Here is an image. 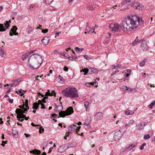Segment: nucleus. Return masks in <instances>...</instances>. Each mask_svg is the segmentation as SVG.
I'll list each match as a JSON object with an SVG mask.
<instances>
[{
	"label": "nucleus",
	"instance_id": "1",
	"mask_svg": "<svg viewBox=\"0 0 155 155\" xmlns=\"http://www.w3.org/2000/svg\"><path fill=\"white\" fill-rule=\"evenodd\" d=\"M142 22V19L136 15L127 16L122 22V26L124 30L130 31L136 28Z\"/></svg>",
	"mask_w": 155,
	"mask_h": 155
},
{
	"label": "nucleus",
	"instance_id": "2",
	"mask_svg": "<svg viewBox=\"0 0 155 155\" xmlns=\"http://www.w3.org/2000/svg\"><path fill=\"white\" fill-rule=\"evenodd\" d=\"M41 56L37 54L30 56L28 59L29 66L34 69L37 68L42 63Z\"/></svg>",
	"mask_w": 155,
	"mask_h": 155
},
{
	"label": "nucleus",
	"instance_id": "3",
	"mask_svg": "<svg viewBox=\"0 0 155 155\" xmlns=\"http://www.w3.org/2000/svg\"><path fill=\"white\" fill-rule=\"evenodd\" d=\"M56 112L59 113V116L64 117L66 116L70 115L73 112V109L72 107H70L68 108L65 111H62L63 107L61 105V103L60 102L58 105H55Z\"/></svg>",
	"mask_w": 155,
	"mask_h": 155
},
{
	"label": "nucleus",
	"instance_id": "4",
	"mask_svg": "<svg viewBox=\"0 0 155 155\" xmlns=\"http://www.w3.org/2000/svg\"><path fill=\"white\" fill-rule=\"evenodd\" d=\"M63 94L65 97L71 98L78 97V94L77 89L75 87H68L62 91Z\"/></svg>",
	"mask_w": 155,
	"mask_h": 155
},
{
	"label": "nucleus",
	"instance_id": "5",
	"mask_svg": "<svg viewBox=\"0 0 155 155\" xmlns=\"http://www.w3.org/2000/svg\"><path fill=\"white\" fill-rule=\"evenodd\" d=\"M110 30L114 32L120 31L122 29L121 27L117 23H111L110 25Z\"/></svg>",
	"mask_w": 155,
	"mask_h": 155
},
{
	"label": "nucleus",
	"instance_id": "6",
	"mask_svg": "<svg viewBox=\"0 0 155 155\" xmlns=\"http://www.w3.org/2000/svg\"><path fill=\"white\" fill-rule=\"evenodd\" d=\"M122 133L120 130L116 132L114 134V139L115 141L118 140L122 137Z\"/></svg>",
	"mask_w": 155,
	"mask_h": 155
},
{
	"label": "nucleus",
	"instance_id": "7",
	"mask_svg": "<svg viewBox=\"0 0 155 155\" xmlns=\"http://www.w3.org/2000/svg\"><path fill=\"white\" fill-rule=\"evenodd\" d=\"M28 108H25L24 110H22L19 109L17 108L15 111V113L17 114V118H20V116L23 115L25 113V111H27Z\"/></svg>",
	"mask_w": 155,
	"mask_h": 155
},
{
	"label": "nucleus",
	"instance_id": "8",
	"mask_svg": "<svg viewBox=\"0 0 155 155\" xmlns=\"http://www.w3.org/2000/svg\"><path fill=\"white\" fill-rule=\"evenodd\" d=\"M141 47L143 51H146L148 48L146 41L143 40H142L141 42Z\"/></svg>",
	"mask_w": 155,
	"mask_h": 155
},
{
	"label": "nucleus",
	"instance_id": "9",
	"mask_svg": "<svg viewBox=\"0 0 155 155\" xmlns=\"http://www.w3.org/2000/svg\"><path fill=\"white\" fill-rule=\"evenodd\" d=\"M130 4V6L131 7H132L134 8H135L136 9H140V3L139 2H134L133 3H131Z\"/></svg>",
	"mask_w": 155,
	"mask_h": 155
},
{
	"label": "nucleus",
	"instance_id": "10",
	"mask_svg": "<svg viewBox=\"0 0 155 155\" xmlns=\"http://www.w3.org/2000/svg\"><path fill=\"white\" fill-rule=\"evenodd\" d=\"M145 122H142L140 123L137 125L136 126L137 128L139 130H143L145 126Z\"/></svg>",
	"mask_w": 155,
	"mask_h": 155
},
{
	"label": "nucleus",
	"instance_id": "11",
	"mask_svg": "<svg viewBox=\"0 0 155 155\" xmlns=\"http://www.w3.org/2000/svg\"><path fill=\"white\" fill-rule=\"evenodd\" d=\"M103 117V114L101 112H99L94 116L95 118L97 120H100L102 119Z\"/></svg>",
	"mask_w": 155,
	"mask_h": 155
},
{
	"label": "nucleus",
	"instance_id": "12",
	"mask_svg": "<svg viewBox=\"0 0 155 155\" xmlns=\"http://www.w3.org/2000/svg\"><path fill=\"white\" fill-rule=\"evenodd\" d=\"M17 29V28L15 26H13V28L11 29V31L12 32V33L11 32H9V34L10 35L12 36L13 34H14L15 35H18V33L16 32Z\"/></svg>",
	"mask_w": 155,
	"mask_h": 155
},
{
	"label": "nucleus",
	"instance_id": "13",
	"mask_svg": "<svg viewBox=\"0 0 155 155\" xmlns=\"http://www.w3.org/2000/svg\"><path fill=\"white\" fill-rule=\"evenodd\" d=\"M49 40V37L48 36H46L42 39V42L44 45H46L48 44Z\"/></svg>",
	"mask_w": 155,
	"mask_h": 155
},
{
	"label": "nucleus",
	"instance_id": "14",
	"mask_svg": "<svg viewBox=\"0 0 155 155\" xmlns=\"http://www.w3.org/2000/svg\"><path fill=\"white\" fill-rule=\"evenodd\" d=\"M77 126L74 125H71L69 128V131L68 132V134L72 133L75 130Z\"/></svg>",
	"mask_w": 155,
	"mask_h": 155
},
{
	"label": "nucleus",
	"instance_id": "15",
	"mask_svg": "<svg viewBox=\"0 0 155 155\" xmlns=\"http://www.w3.org/2000/svg\"><path fill=\"white\" fill-rule=\"evenodd\" d=\"M56 93L54 91V90H53L51 93H50L49 92H46L45 96H54V97H56Z\"/></svg>",
	"mask_w": 155,
	"mask_h": 155
},
{
	"label": "nucleus",
	"instance_id": "16",
	"mask_svg": "<svg viewBox=\"0 0 155 155\" xmlns=\"http://www.w3.org/2000/svg\"><path fill=\"white\" fill-rule=\"evenodd\" d=\"M142 40H138L137 37L134 40V41L132 43V45L133 46H134L137 45L138 43L141 42Z\"/></svg>",
	"mask_w": 155,
	"mask_h": 155
},
{
	"label": "nucleus",
	"instance_id": "17",
	"mask_svg": "<svg viewBox=\"0 0 155 155\" xmlns=\"http://www.w3.org/2000/svg\"><path fill=\"white\" fill-rule=\"evenodd\" d=\"M126 71H124L122 73L119 74L117 76L116 78L118 80H121L123 76H125L126 74Z\"/></svg>",
	"mask_w": 155,
	"mask_h": 155
},
{
	"label": "nucleus",
	"instance_id": "18",
	"mask_svg": "<svg viewBox=\"0 0 155 155\" xmlns=\"http://www.w3.org/2000/svg\"><path fill=\"white\" fill-rule=\"evenodd\" d=\"M35 51H31L30 53H26L25 54L22 55V57H21V59L22 60H25L27 58L29 55L31 54V53H33Z\"/></svg>",
	"mask_w": 155,
	"mask_h": 155
},
{
	"label": "nucleus",
	"instance_id": "19",
	"mask_svg": "<svg viewBox=\"0 0 155 155\" xmlns=\"http://www.w3.org/2000/svg\"><path fill=\"white\" fill-rule=\"evenodd\" d=\"M86 30L87 31L85 32V33L86 34L87 32L90 33L94 32V29H93V30L92 31V29L89 26H87L86 27Z\"/></svg>",
	"mask_w": 155,
	"mask_h": 155
},
{
	"label": "nucleus",
	"instance_id": "20",
	"mask_svg": "<svg viewBox=\"0 0 155 155\" xmlns=\"http://www.w3.org/2000/svg\"><path fill=\"white\" fill-rule=\"evenodd\" d=\"M30 153H33L35 155H40L41 153L40 150L35 149L32 150L30 151Z\"/></svg>",
	"mask_w": 155,
	"mask_h": 155
},
{
	"label": "nucleus",
	"instance_id": "21",
	"mask_svg": "<svg viewBox=\"0 0 155 155\" xmlns=\"http://www.w3.org/2000/svg\"><path fill=\"white\" fill-rule=\"evenodd\" d=\"M0 54L2 57H5L7 55L6 52H5L2 48L0 47Z\"/></svg>",
	"mask_w": 155,
	"mask_h": 155
},
{
	"label": "nucleus",
	"instance_id": "22",
	"mask_svg": "<svg viewBox=\"0 0 155 155\" xmlns=\"http://www.w3.org/2000/svg\"><path fill=\"white\" fill-rule=\"evenodd\" d=\"M125 114L127 115H131L134 113V110H128L126 111L125 112Z\"/></svg>",
	"mask_w": 155,
	"mask_h": 155
},
{
	"label": "nucleus",
	"instance_id": "23",
	"mask_svg": "<svg viewBox=\"0 0 155 155\" xmlns=\"http://www.w3.org/2000/svg\"><path fill=\"white\" fill-rule=\"evenodd\" d=\"M9 22H11V21L10 20H9V21H6L4 24L5 26H4V28L6 29H8L9 27V24L8 23Z\"/></svg>",
	"mask_w": 155,
	"mask_h": 155
},
{
	"label": "nucleus",
	"instance_id": "24",
	"mask_svg": "<svg viewBox=\"0 0 155 155\" xmlns=\"http://www.w3.org/2000/svg\"><path fill=\"white\" fill-rule=\"evenodd\" d=\"M32 31V29L30 27H28L26 30V33L28 34L31 33Z\"/></svg>",
	"mask_w": 155,
	"mask_h": 155
},
{
	"label": "nucleus",
	"instance_id": "25",
	"mask_svg": "<svg viewBox=\"0 0 155 155\" xmlns=\"http://www.w3.org/2000/svg\"><path fill=\"white\" fill-rule=\"evenodd\" d=\"M6 30V29L4 28V25L3 24H0V31H5Z\"/></svg>",
	"mask_w": 155,
	"mask_h": 155
},
{
	"label": "nucleus",
	"instance_id": "26",
	"mask_svg": "<svg viewBox=\"0 0 155 155\" xmlns=\"http://www.w3.org/2000/svg\"><path fill=\"white\" fill-rule=\"evenodd\" d=\"M90 69L91 70V71L92 73L94 74H97L98 73V70L95 68H91Z\"/></svg>",
	"mask_w": 155,
	"mask_h": 155
},
{
	"label": "nucleus",
	"instance_id": "27",
	"mask_svg": "<svg viewBox=\"0 0 155 155\" xmlns=\"http://www.w3.org/2000/svg\"><path fill=\"white\" fill-rule=\"evenodd\" d=\"M21 81L19 79H17L16 80L12 81L13 82V83L15 85V86H17L18 84Z\"/></svg>",
	"mask_w": 155,
	"mask_h": 155
},
{
	"label": "nucleus",
	"instance_id": "28",
	"mask_svg": "<svg viewBox=\"0 0 155 155\" xmlns=\"http://www.w3.org/2000/svg\"><path fill=\"white\" fill-rule=\"evenodd\" d=\"M125 87L126 88V90H128V91H130L131 93H134L136 92V89H134L129 88H127V87Z\"/></svg>",
	"mask_w": 155,
	"mask_h": 155
},
{
	"label": "nucleus",
	"instance_id": "29",
	"mask_svg": "<svg viewBox=\"0 0 155 155\" xmlns=\"http://www.w3.org/2000/svg\"><path fill=\"white\" fill-rule=\"evenodd\" d=\"M38 107V104L37 103H35L33 104V108L37 110Z\"/></svg>",
	"mask_w": 155,
	"mask_h": 155
},
{
	"label": "nucleus",
	"instance_id": "30",
	"mask_svg": "<svg viewBox=\"0 0 155 155\" xmlns=\"http://www.w3.org/2000/svg\"><path fill=\"white\" fill-rule=\"evenodd\" d=\"M35 5H31L29 8V10L30 11H32L35 9Z\"/></svg>",
	"mask_w": 155,
	"mask_h": 155
},
{
	"label": "nucleus",
	"instance_id": "31",
	"mask_svg": "<svg viewBox=\"0 0 155 155\" xmlns=\"http://www.w3.org/2000/svg\"><path fill=\"white\" fill-rule=\"evenodd\" d=\"M75 50L76 51H82L84 49L83 48H79L78 47H75Z\"/></svg>",
	"mask_w": 155,
	"mask_h": 155
},
{
	"label": "nucleus",
	"instance_id": "32",
	"mask_svg": "<svg viewBox=\"0 0 155 155\" xmlns=\"http://www.w3.org/2000/svg\"><path fill=\"white\" fill-rule=\"evenodd\" d=\"M91 121L89 120H87L84 123V124L85 125H89Z\"/></svg>",
	"mask_w": 155,
	"mask_h": 155
},
{
	"label": "nucleus",
	"instance_id": "33",
	"mask_svg": "<svg viewBox=\"0 0 155 155\" xmlns=\"http://www.w3.org/2000/svg\"><path fill=\"white\" fill-rule=\"evenodd\" d=\"M53 0H45V2L47 4H51L53 2Z\"/></svg>",
	"mask_w": 155,
	"mask_h": 155
},
{
	"label": "nucleus",
	"instance_id": "34",
	"mask_svg": "<svg viewBox=\"0 0 155 155\" xmlns=\"http://www.w3.org/2000/svg\"><path fill=\"white\" fill-rule=\"evenodd\" d=\"M63 146H61L58 149V151L59 152H63L64 151H65V150H62V149L63 148Z\"/></svg>",
	"mask_w": 155,
	"mask_h": 155
},
{
	"label": "nucleus",
	"instance_id": "35",
	"mask_svg": "<svg viewBox=\"0 0 155 155\" xmlns=\"http://www.w3.org/2000/svg\"><path fill=\"white\" fill-rule=\"evenodd\" d=\"M28 100H26L25 101V104H24L25 105V107L28 108V109H29V107L28 105Z\"/></svg>",
	"mask_w": 155,
	"mask_h": 155
},
{
	"label": "nucleus",
	"instance_id": "36",
	"mask_svg": "<svg viewBox=\"0 0 155 155\" xmlns=\"http://www.w3.org/2000/svg\"><path fill=\"white\" fill-rule=\"evenodd\" d=\"M145 64V60H143V61L140 62V65L141 67H143Z\"/></svg>",
	"mask_w": 155,
	"mask_h": 155
},
{
	"label": "nucleus",
	"instance_id": "37",
	"mask_svg": "<svg viewBox=\"0 0 155 155\" xmlns=\"http://www.w3.org/2000/svg\"><path fill=\"white\" fill-rule=\"evenodd\" d=\"M150 137L149 134L145 135L143 137V138L145 140H147Z\"/></svg>",
	"mask_w": 155,
	"mask_h": 155
},
{
	"label": "nucleus",
	"instance_id": "38",
	"mask_svg": "<svg viewBox=\"0 0 155 155\" xmlns=\"http://www.w3.org/2000/svg\"><path fill=\"white\" fill-rule=\"evenodd\" d=\"M146 145V143H143L142 144L140 149V150H143L144 149V147Z\"/></svg>",
	"mask_w": 155,
	"mask_h": 155
},
{
	"label": "nucleus",
	"instance_id": "39",
	"mask_svg": "<svg viewBox=\"0 0 155 155\" xmlns=\"http://www.w3.org/2000/svg\"><path fill=\"white\" fill-rule=\"evenodd\" d=\"M89 105V103L87 101H85L84 103V107L86 108H87L88 107V106Z\"/></svg>",
	"mask_w": 155,
	"mask_h": 155
},
{
	"label": "nucleus",
	"instance_id": "40",
	"mask_svg": "<svg viewBox=\"0 0 155 155\" xmlns=\"http://www.w3.org/2000/svg\"><path fill=\"white\" fill-rule=\"evenodd\" d=\"M89 70L87 68H85L84 69H82V70L81 71V72L83 71L84 72H86V73H87L88 72Z\"/></svg>",
	"mask_w": 155,
	"mask_h": 155
},
{
	"label": "nucleus",
	"instance_id": "41",
	"mask_svg": "<svg viewBox=\"0 0 155 155\" xmlns=\"http://www.w3.org/2000/svg\"><path fill=\"white\" fill-rule=\"evenodd\" d=\"M155 104V101H153L152 103L150 104L149 107L150 108H152L153 107Z\"/></svg>",
	"mask_w": 155,
	"mask_h": 155
},
{
	"label": "nucleus",
	"instance_id": "42",
	"mask_svg": "<svg viewBox=\"0 0 155 155\" xmlns=\"http://www.w3.org/2000/svg\"><path fill=\"white\" fill-rule=\"evenodd\" d=\"M85 84H86V85L87 87H90L91 85H93V83L92 82H90V83L87 82V83H86Z\"/></svg>",
	"mask_w": 155,
	"mask_h": 155
},
{
	"label": "nucleus",
	"instance_id": "43",
	"mask_svg": "<svg viewBox=\"0 0 155 155\" xmlns=\"http://www.w3.org/2000/svg\"><path fill=\"white\" fill-rule=\"evenodd\" d=\"M17 93H18V94H20L21 96L24 95V93H23V92L20 90L18 91L17 92Z\"/></svg>",
	"mask_w": 155,
	"mask_h": 155
},
{
	"label": "nucleus",
	"instance_id": "44",
	"mask_svg": "<svg viewBox=\"0 0 155 155\" xmlns=\"http://www.w3.org/2000/svg\"><path fill=\"white\" fill-rule=\"evenodd\" d=\"M134 0H125L124 2H125L126 4H127V3H129L131 2H133Z\"/></svg>",
	"mask_w": 155,
	"mask_h": 155
},
{
	"label": "nucleus",
	"instance_id": "45",
	"mask_svg": "<svg viewBox=\"0 0 155 155\" xmlns=\"http://www.w3.org/2000/svg\"><path fill=\"white\" fill-rule=\"evenodd\" d=\"M119 67V65L117 64L116 65H112V68L113 69H116L117 68Z\"/></svg>",
	"mask_w": 155,
	"mask_h": 155
},
{
	"label": "nucleus",
	"instance_id": "46",
	"mask_svg": "<svg viewBox=\"0 0 155 155\" xmlns=\"http://www.w3.org/2000/svg\"><path fill=\"white\" fill-rule=\"evenodd\" d=\"M135 146V145H133V144H132L131 145H130L128 147V149L129 150H130L132 148L134 147Z\"/></svg>",
	"mask_w": 155,
	"mask_h": 155
},
{
	"label": "nucleus",
	"instance_id": "47",
	"mask_svg": "<svg viewBox=\"0 0 155 155\" xmlns=\"http://www.w3.org/2000/svg\"><path fill=\"white\" fill-rule=\"evenodd\" d=\"M88 8L90 10H93L94 9L93 6L92 5H89L88 6Z\"/></svg>",
	"mask_w": 155,
	"mask_h": 155
},
{
	"label": "nucleus",
	"instance_id": "48",
	"mask_svg": "<svg viewBox=\"0 0 155 155\" xmlns=\"http://www.w3.org/2000/svg\"><path fill=\"white\" fill-rule=\"evenodd\" d=\"M58 116V115L57 114H53L51 115V119H52L53 118L56 117Z\"/></svg>",
	"mask_w": 155,
	"mask_h": 155
},
{
	"label": "nucleus",
	"instance_id": "49",
	"mask_svg": "<svg viewBox=\"0 0 155 155\" xmlns=\"http://www.w3.org/2000/svg\"><path fill=\"white\" fill-rule=\"evenodd\" d=\"M134 121L133 120H130L129 122V124L130 125L133 124L134 123Z\"/></svg>",
	"mask_w": 155,
	"mask_h": 155
},
{
	"label": "nucleus",
	"instance_id": "50",
	"mask_svg": "<svg viewBox=\"0 0 155 155\" xmlns=\"http://www.w3.org/2000/svg\"><path fill=\"white\" fill-rule=\"evenodd\" d=\"M83 56L84 58L87 60L90 59V57H88L87 55H84Z\"/></svg>",
	"mask_w": 155,
	"mask_h": 155
},
{
	"label": "nucleus",
	"instance_id": "51",
	"mask_svg": "<svg viewBox=\"0 0 155 155\" xmlns=\"http://www.w3.org/2000/svg\"><path fill=\"white\" fill-rule=\"evenodd\" d=\"M68 68L66 66H65L64 68V70L66 72H67L68 71Z\"/></svg>",
	"mask_w": 155,
	"mask_h": 155
},
{
	"label": "nucleus",
	"instance_id": "52",
	"mask_svg": "<svg viewBox=\"0 0 155 155\" xmlns=\"http://www.w3.org/2000/svg\"><path fill=\"white\" fill-rule=\"evenodd\" d=\"M43 76V75H42L41 76H39V75L37 76V77H36L35 79L36 80L39 81V78H41L42 76Z\"/></svg>",
	"mask_w": 155,
	"mask_h": 155
},
{
	"label": "nucleus",
	"instance_id": "53",
	"mask_svg": "<svg viewBox=\"0 0 155 155\" xmlns=\"http://www.w3.org/2000/svg\"><path fill=\"white\" fill-rule=\"evenodd\" d=\"M48 30L47 29H45L42 30V32L43 33H45L47 32L48 31Z\"/></svg>",
	"mask_w": 155,
	"mask_h": 155
},
{
	"label": "nucleus",
	"instance_id": "54",
	"mask_svg": "<svg viewBox=\"0 0 155 155\" xmlns=\"http://www.w3.org/2000/svg\"><path fill=\"white\" fill-rule=\"evenodd\" d=\"M48 98V96L47 97L46 96V97H44L43 100H42L43 102L44 103H45L46 102L45 101V100L47 99Z\"/></svg>",
	"mask_w": 155,
	"mask_h": 155
},
{
	"label": "nucleus",
	"instance_id": "55",
	"mask_svg": "<svg viewBox=\"0 0 155 155\" xmlns=\"http://www.w3.org/2000/svg\"><path fill=\"white\" fill-rule=\"evenodd\" d=\"M26 117V116L25 115H24V114H23V115H21L20 116V118H22L23 119L25 118Z\"/></svg>",
	"mask_w": 155,
	"mask_h": 155
},
{
	"label": "nucleus",
	"instance_id": "56",
	"mask_svg": "<svg viewBox=\"0 0 155 155\" xmlns=\"http://www.w3.org/2000/svg\"><path fill=\"white\" fill-rule=\"evenodd\" d=\"M58 78L60 79V81H62L63 80V78L61 76L59 75Z\"/></svg>",
	"mask_w": 155,
	"mask_h": 155
},
{
	"label": "nucleus",
	"instance_id": "57",
	"mask_svg": "<svg viewBox=\"0 0 155 155\" xmlns=\"http://www.w3.org/2000/svg\"><path fill=\"white\" fill-rule=\"evenodd\" d=\"M68 134H69L68 133V132H67L65 134V136L64 137V138L65 139V140H66L67 139V137H68Z\"/></svg>",
	"mask_w": 155,
	"mask_h": 155
},
{
	"label": "nucleus",
	"instance_id": "58",
	"mask_svg": "<svg viewBox=\"0 0 155 155\" xmlns=\"http://www.w3.org/2000/svg\"><path fill=\"white\" fill-rule=\"evenodd\" d=\"M8 101L9 102V103H13V99H10V98H9L8 99Z\"/></svg>",
	"mask_w": 155,
	"mask_h": 155
},
{
	"label": "nucleus",
	"instance_id": "59",
	"mask_svg": "<svg viewBox=\"0 0 155 155\" xmlns=\"http://www.w3.org/2000/svg\"><path fill=\"white\" fill-rule=\"evenodd\" d=\"M44 131V128H41V127L39 129V133H41V132H43Z\"/></svg>",
	"mask_w": 155,
	"mask_h": 155
},
{
	"label": "nucleus",
	"instance_id": "60",
	"mask_svg": "<svg viewBox=\"0 0 155 155\" xmlns=\"http://www.w3.org/2000/svg\"><path fill=\"white\" fill-rule=\"evenodd\" d=\"M41 108L42 109H45L46 107L43 104H41Z\"/></svg>",
	"mask_w": 155,
	"mask_h": 155
},
{
	"label": "nucleus",
	"instance_id": "61",
	"mask_svg": "<svg viewBox=\"0 0 155 155\" xmlns=\"http://www.w3.org/2000/svg\"><path fill=\"white\" fill-rule=\"evenodd\" d=\"M81 126H80L78 127H76V128L75 130H78V131H79L80 129V128H81Z\"/></svg>",
	"mask_w": 155,
	"mask_h": 155
},
{
	"label": "nucleus",
	"instance_id": "62",
	"mask_svg": "<svg viewBox=\"0 0 155 155\" xmlns=\"http://www.w3.org/2000/svg\"><path fill=\"white\" fill-rule=\"evenodd\" d=\"M47 144H48V142H47L45 141L43 143V145L45 147H46L47 146Z\"/></svg>",
	"mask_w": 155,
	"mask_h": 155
},
{
	"label": "nucleus",
	"instance_id": "63",
	"mask_svg": "<svg viewBox=\"0 0 155 155\" xmlns=\"http://www.w3.org/2000/svg\"><path fill=\"white\" fill-rule=\"evenodd\" d=\"M66 54H67V53H61V55H62V56H64L65 57H66Z\"/></svg>",
	"mask_w": 155,
	"mask_h": 155
},
{
	"label": "nucleus",
	"instance_id": "64",
	"mask_svg": "<svg viewBox=\"0 0 155 155\" xmlns=\"http://www.w3.org/2000/svg\"><path fill=\"white\" fill-rule=\"evenodd\" d=\"M38 105L39 104H40L41 105V104H43L42 103L41 101H40V100H38Z\"/></svg>",
	"mask_w": 155,
	"mask_h": 155
}]
</instances>
